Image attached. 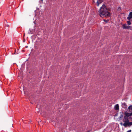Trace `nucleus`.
<instances>
[{"label":"nucleus","mask_w":132,"mask_h":132,"mask_svg":"<svg viewBox=\"0 0 132 132\" xmlns=\"http://www.w3.org/2000/svg\"><path fill=\"white\" fill-rule=\"evenodd\" d=\"M99 15L101 17H104L111 16L110 13L108 11L107 9L105 4H103L99 10Z\"/></svg>","instance_id":"f257e3e1"},{"label":"nucleus","mask_w":132,"mask_h":132,"mask_svg":"<svg viewBox=\"0 0 132 132\" xmlns=\"http://www.w3.org/2000/svg\"><path fill=\"white\" fill-rule=\"evenodd\" d=\"M130 113L126 112L123 119V121L125 120H129V119H132V111H129Z\"/></svg>","instance_id":"f03ea898"},{"label":"nucleus","mask_w":132,"mask_h":132,"mask_svg":"<svg viewBox=\"0 0 132 132\" xmlns=\"http://www.w3.org/2000/svg\"><path fill=\"white\" fill-rule=\"evenodd\" d=\"M123 121L124 122L123 124V126L125 127L129 126V120L128 121L125 120Z\"/></svg>","instance_id":"7ed1b4c3"},{"label":"nucleus","mask_w":132,"mask_h":132,"mask_svg":"<svg viewBox=\"0 0 132 132\" xmlns=\"http://www.w3.org/2000/svg\"><path fill=\"white\" fill-rule=\"evenodd\" d=\"M131 18H132V12L129 13L128 16L127 17V19L129 20H130Z\"/></svg>","instance_id":"20e7f679"},{"label":"nucleus","mask_w":132,"mask_h":132,"mask_svg":"<svg viewBox=\"0 0 132 132\" xmlns=\"http://www.w3.org/2000/svg\"><path fill=\"white\" fill-rule=\"evenodd\" d=\"M130 27L129 26H127L126 24H123L122 26V28L124 29H129Z\"/></svg>","instance_id":"39448f33"},{"label":"nucleus","mask_w":132,"mask_h":132,"mask_svg":"<svg viewBox=\"0 0 132 132\" xmlns=\"http://www.w3.org/2000/svg\"><path fill=\"white\" fill-rule=\"evenodd\" d=\"M121 106L124 109H126L127 107L126 104L125 102L122 103Z\"/></svg>","instance_id":"423d86ee"},{"label":"nucleus","mask_w":132,"mask_h":132,"mask_svg":"<svg viewBox=\"0 0 132 132\" xmlns=\"http://www.w3.org/2000/svg\"><path fill=\"white\" fill-rule=\"evenodd\" d=\"M103 1L102 0H97L96 4L97 6H99V4L101 3Z\"/></svg>","instance_id":"0eeeda50"},{"label":"nucleus","mask_w":132,"mask_h":132,"mask_svg":"<svg viewBox=\"0 0 132 132\" xmlns=\"http://www.w3.org/2000/svg\"><path fill=\"white\" fill-rule=\"evenodd\" d=\"M114 109L116 110H118L119 109V105L118 104H117L114 106Z\"/></svg>","instance_id":"6e6552de"},{"label":"nucleus","mask_w":132,"mask_h":132,"mask_svg":"<svg viewBox=\"0 0 132 132\" xmlns=\"http://www.w3.org/2000/svg\"><path fill=\"white\" fill-rule=\"evenodd\" d=\"M131 125H132V121L131 122H129V127H130Z\"/></svg>","instance_id":"1a4fd4ad"},{"label":"nucleus","mask_w":132,"mask_h":132,"mask_svg":"<svg viewBox=\"0 0 132 132\" xmlns=\"http://www.w3.org/2000/svg\"><path fill=\"white\" fill-rule=\"evenodd\" d=\"M127 24L129 25H130V24H131L130 21L129 20L127 21Z\"/></svg>","instance_id":"9d476101"},{"label":"nucleus","mask_w":132,"mask_h":132,"mask_svg":"<svg viewBox=\"0 0 132 132\" xmlns=\"http://www.w3.org/2000/svg\"><path fill=\"white\" fill-rule=\"evenodd\" d=\"M43 40H42V39H40V43H43Z\"/></svg>","instance_id":"9b49d317"},{"label":"nucleus","mask_w":132,"mask_h":132,"mask_svg":"<svg viewBox=\"0 0 132 132\" xmlns=\"http://www.w3.org/2000/svg\"><path fill=\"white\" fill-rule=\"evenodd\" d=\"M43 1V0H40V1H39V2L40 4H42V3H43L42 2Z\"/></svg>","instance_id":"f8f14e48"},{"label":"nucleus","mask_w":132,"mask_h":132,"mask_svg":"<svg viewBox=\"0 0 132 132\" xmlns=\"http://www.w3.org/2000/svg\"><path fill=\"white\" fill-rule=\"evenodd\" d=\"M123 117V115L122 114H121V115H120V118H122Z\"/></svg>","instance_id":"ddd939ff"},{"label":"nucleus","mask_w":132,"mask_h":132,"mask_svg":"<svg viewBox=\"0 0 132 132\" xmlns=\"http://www.w3.org/2000/svg\"><path fill=\"white\" fill-rule=\"evenodd\" d=\"M120 125L121 126L123 125V123L122 122H121L120 123Z\"/></svg>","instance_id":"4468645a"},{"label":"nucleus","mask_w":132,"mask_h":132,"mask_svg":"<svg viewBox=\"0 0 132 132\" xmlns=\"http://www.w3.org/2000/svg\"><path fill=\"white\" fill-rule=\"evenodd\" d=\"M131 130H130L127 131L126 132H131Z\"/></svg>","instance_id":"2eb2a0df"},{"label":"nucleus","mask_w":132,"mask_h":132,"mask_svg":"<svg viewBox=\"0 0 132 132\" xmlns=\"http://www.w3.org/2000/svg\"><path fill=\"white\" fill-rule=\"evenodd\" d=\"M118 9L121 10V7H118Z\"/></svg>","instance_id":"dca6fc26"},{"label":"nucleus","mask_w":132,"mask_h":132,"mask_svg":"<svg viewBox=\"0 0 132 132\" xmlns=\"http://www.w3.org/2000/svg\"><path fill=\"white\" fill-rule=\"evenodd\" d=\"M43 45L42 46H41V48L42 47H43Z\"/></svg>","instance_id":"f3484780"},{"label":"nucleus","mask_w":132,"mask_h":132,"mask_svg":"<svg viewBox=\"0 0 132 132\" xmlns=\"http://www.w3.org/2000/svg\"><path fill=\"white\" fill-rule=\"evenodd\" d=\"M25 41V40H24H24H23V42H24Z\"/></svg>","instance_id":"a211bd4d"},{"label":"nucleus","mask_w":132,"mask_h":132,"mask_svg":"<svg viewBox=\"0 0 132 132\" xmlns=\"http://www.w3.org/2000/svg\"><path fill=\"white\" fill-rule=\"evenodd\" d=\"M8 25L6 26H7V27H8Z\"/></svg>","instance_id":"6ab92c4d"},{"label":"nucleus","mask_w":132,"mask_h":132,"mask_svg":"<svg viewBox=\"0 0 132 132\" xmlns=\"http://www.w3.org/2000/svg\"><path fill=\"white\" fill-rule=\"evenodd\" d=\"M93 0V1H94V0Z\"/></svg>","instance_id":"aec40b11"}]
</instances>
